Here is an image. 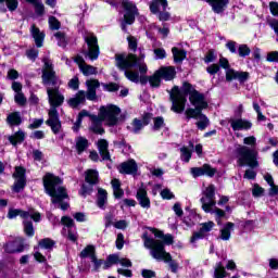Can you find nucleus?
Instances as JSON below:
<instances>
[{"label": "nucleus", "mask_w": 278, "mask_h": 278, "mask_svg": "<svg viewBox=\"0 0 278 278\" xmlns=\"http://www.w3.org/2000/svg\"><path fill=\"white\" fill-rule=\"evenodd\" d=\"M190 173L194 179H197V177H203V165L201 167H191Z\"/></svg>", "instance_id": "e2e57ef3"}, {"label": "nucleus", "mask_w": 278, "mask_h": 278, "mask_svg": "<svg viewBox=\"0 0 278 278\" xmlns=\"http://www.w3.org/2000/svg\"><path fill=\"white\" fill-rule=\"evenodd\" d=\"M87 86V100L88 101H97V88L101 87V83L99 79H88L86 80Z\"/></svg>", "instance_id": "aec40b11"}, {"label": "nucleus", "mask_w": 278, "mask_h": 278, "mask_svg": "<svg viewBox=\"0 0 278 278\" xmlns=\"http://www.w3.org/2000/svg\"><path fill=\"white\" fill-rule=\"evenodd\" d=\"M43 123L45 118H35L33 123L28 125V129H40Z\"/></svg>", "instance_id": "bf43d9fd"}, {"label": "nucleus", "mask_w": 278, "mask_h": 278, "mask_svg": "<svg viewBox=\"0 0 278 278\" xmlns=\"http://www.w3.org/2000/svg\"><path fill=\"white\" fill-rule=\"evenodd\" d=\"M47 93L50 110L48 111V119L46 121V125L50 127L54 136H58L62 129V121L60 119V112H58V108L64 103V97L61 94L60 88L58 87L48 88Z\"/></svg>", "instance_id": "7ed1b4c3"}, {"label": "nucleus", "mask_w": 278, "mask_h": 278, "mask_svg": "<svg viewBox=\"0 0 278 278\" xmlns=\"http://www.w3.org/2000/svg\"><path fill=\"white\" fill-rule=\"evenodd\" d=\"M27 169L23 166H16L13 173L14 179H27Z\"/></svg>", "instance_id": "79ce46f5"}, {"label": "nucleus", "mask_w": 278, "mask_h": 278, "mask_svg": "<svg viewBox=\"0 0 278 278\" xmlns=\"http://www.w3.org/2000/svg\"><path fill=\"white\" fill-rule=\"evenodd\" d=\"M236 47H238V49ZM226 49H228V51L231 53H238V55L243 59L251 55V48L247 43H241L238 46V42L229 40L226 43Z\"/></svg>", "instance_id": "ddd939ff"}, {"label": "nucleus", "mask_w": 278, "mask_h": 278, "mask_svg": "<svg viewBox=\"0 0 278 278\" xmlns=\"http://www.w3.org/2000/svg\"><path fill=\"white\" fill-rule=\"evenodd\" d=\"M165 126H166V123H164V118L162 116L153 117V126H152L153 131H160V129H162V127H165Z\"/></svg>", "instance_id": "37998d69"}, {"label": "nucleus", "mask_w": 278, "mask_h": 278, "mask_svg": "<svg viewBox=\"0 0 278 278\" xmlns=\"http://www.w3.org/2000/svg\"><path fill=\"white\" fill-rule=\"evenodd\" d=\"M168 8V0H152L150 2V12L157 14V18L161 22L170 21V13L166 11Z\"/></svg>", "instance_id": "1a4fd4ad"}, {"label": "nucleus", "mask_w": 278, "mask_h": 278, "mask_svg": "<svg viewBox=\"0 0 278 278\" xmlns=\"http://www.w3.org/2000/svg\"><path fill=\"white\" fill-rule=\"evenodd\" d=\"M33 5L35 8V13L37 14V16H43L45 15V4H42V2H36Z\"/></svg>", "instance_id": "052dcab7"}, {"label": "nucleus", "mask_w": 278, "mask_h": 278, "mask_svg": "<svg viewBox=\"0 0 278 278\" xmlns=\"http://www.w3.org/2000/svg\"><path fill=\"white\" fill-rule=\"evenodd\" d=\"M160 242L162 243L163 249H166V245L170 247V244H174L175 238L173 237V235L167 233V235H164L163 239L160 240Z\"/></svg>", "instance_id": "8fccbe9b"}, {"label": "nucleus", "mask_w": 278, "mask_h": 278, "mask_svg": "<svg viewBox=\"0 0 278 278\" xmlns=\"http://www.w3.org/2000/svg\"><path fill=\"white\" fill-rule=\"evenodd\" d=\"M43 86H58V75L53 70V63L46 61L42 68L41 75Z\"/></svg>", "instance_id": "9b49d317"}, {"label": "nucleus", "mask_w": 278, "mask_h": 278, "mask_svg": "<svg viewBox=\"0 0 278 278\" xmlns=\"http://www.w3.org/2000/svg\"><path fill=\"white\" fill-rule=\"evenodd\" d=\"M90 121L92 122V127L90 128V131L93 134H97L99 136H103L105 134V128H103L102 119L97 115H89Z\"/></svg>", "instance_id": "5701e85b"}, {"label": "nucleus", "mask_w": 278, "mask_h": 278, "mask_svg": "<svg viewBox=\"0 0 278 278\" xmlns=\"http://www.w3.org/2000/svg\"><path fill=\"white\" fill-rule=\"evenodd\" d=\"M225 277H227V270L225 269L223 262L216 263V267L214 270V278H225Z\"/></svg>", "instance_id": "f704fd0d"}, {"label": "nucleus", "mask_w": 278, "mask_h": 278, "mask_svg": "<svg viewBox=\"0 0 278 278\" xmlns=\"http://www.w3.org/2000/svg\"><path fill=\"white\" fill-rule=\"evenodd\" d=\"M104 90H106V92H118L121 86L116 83H109L104 85Z\"/></svg>", "instance_id": "5fc2aeb1"}, {"label": "nucleus", "mask_w": 278, "mask_h": 278, "mask_svg": "<svg viewBox=\"0 0 278 278\" xmlns=\"http://www.w3.org/2000/svg\"><path fill=\"white\" fill-rule=\"evenodd\" d=\"M8 140L12 147L23 144V142H25V131L17 130L13 136H9Z\"/></svg>", "instance_id": "cd10ccee"}, {"label": "nucleus", "mask_w": 278, "mask_h": 278, "mask_svg": "<svg viewBox=\"0 0 278 278\" xmlns=\"http://www.w3.org/2000/svg\"><path fill=\"white\" fill-rule=\"evenodd\" d=\"M148 83L150 85V88H153V89L160 88L162 86V77L160 76L157 71H155L151 76H147V75L140 76L141 86H147Z\"/></svg>", "instance_id": "dca6fc26"}, {"label": "nucleus", "mask_w": 278, "mask_h": 278, "mask_svg": "<svg viewBox=\"0 0 278 278\" xmlns=\"http://www.w3.org/2000/svg\"><path fill=\"white\" fill-rule=\"evenodd\" d=\"M140 65V59L135 53H116L115 66L118 71H125V77L132 84H140V74L138 72H129L130 68H136Z\"/></svg>", "instance_id": "20e7f679"}, {"label": "nucleus", "mask_w": 278, "mask_h": 278, "mask_svg": "<svg viewBox=\"0 0 278 278\" xmlns=\"http://www.w3.org/2000/svg\"><path fill=\"white\" fill-rule=\"evenodd\" d=\"M188 96L191 105H208L205 101V94L192 87L188 81L182 83V87L175 85L169 91V101L172 102L170 111L175 114H184L186 111V103H188Z\"/></svg>", "instance_id": "f257e3e1"}, {"label": "nucleus", "mask_w": 278, "mask_h": 278, "mask_svg": "<svg viewBox=\"0 0 278 278\" xmlns=\"http://www.w3.org/2000/svg\"><path fill=\"white\" fill-rule=\"evenodd\" d=\"M39 247L41 249H46L47 251H51V249L55 247V241L51 238H43L39 241Z\"/></svg>", "instance_id": "4c0bfd02"}, {"label": "nucleus", "mask_w": 278, "mask_h": 278, "mask_svg": "<svg viewBox=\"0 0 278 278\" xmlns=\"http://www.w3.org/2000/svg\"><path fill=\"white\" fill-rule=\"evenodd\" d=\"M119 115L121 109L116 104H109L106 106H100L98 117L106 121L109 127H115V125H118Z\"/></svg>", "instance_id": "6e6552de"}, {"label": "nucleus", "mask_w": 278, "mask_h": 278, "mask_svg": "<svg viewBox=\"0 0 278 278\" xmlns=\"http://www.w3.org/2000/svg\"><path fill=\"white\" fill-rule=\"evenodd\" d=\"M142 240L146 249H150V253L154 260L165 262V264L173 262V256L166 252V248H164L160 240L150 238L148 232L142 235Z\"/></svg>", "instance_id": "39448f33"}, {"label": "nucleus", "mask_w": 278, "mask_h": 278, "mask_svg": "<svg viewBox=\"0 0 278 278\" xmlns=\"http://www.w3.org/2000/svg\"><path fill=\"white\" fill-rule=\"evenodd\" d=\"M136 199L143 210H151V199L149 198V193L147 192V189L143 187H140L137 190Z\"/></svg>", "instance_id": "6ab92c4d"}, {"label": "nucleus", "mask_w": 278, "mask_h": 278, "mask_svg": "<svg viewBox=\"0 0 278 278\" xmlns=\"http://www.w3.org/2000/svg\"><path fill=\"white\" fill-rule=\"evenodd\" d=\"M4 251L9 254L23 253L25 251V243L23 239H14L4 244Z\"/></svg>", "instance_id": "a211bd4d"}, {"label": "nucleus", "mask_w": 278, "mask_h": 278, "mask_svg": "<svg viewBox=\"0 0 278 278\" xmlns=\"http://www.w3.org/2000/svg\"><path fill=\"white\" fill-rule=\"evenodd\" d=\"M220 71V65L213 63L206 67L208 75H216Z\"/></svg>", "instance_id": "680f3d73"}, {"label": "nucleus", "mask_w": 278, "mask_h": 278, "mask_svg": "<svg viewBox=\"0 0 278 278\" xmlns=\"http://www.w3.org/2000/svg\"><path fill=\"white\" fill-rule=\"evenodd\" d=\"M207 108H210V104H201V105H197L194 106V112H195V119L197 118H203V116H207L205 114H203V110H207Z\"/></svg>", "instance_id": "09e8293b"}, {"label": "nucleus", "mask_w": 278, "mask_h": 278, "mask_svg": "<svg viewBox=\"0 0 278 278\" xmlns=\"http://www.w3.org/2000/svg\"><path fill=\"white\" fill-rule=\"evenodd\" d=\"M195 125L200 131H204V129H207V126L210 125V118H207V116H203L195 123Z\"/></svg>", "instance_id": "3c124183"}, {"label": "nucleus", "mask_w": 278, "mask_h": 278, "mask_svg": "<svg viewBox=\"0 0 278 278\" xmlns=\"http://www.w3.org/2000/svg\"><path fill=\"white\" fill-rule=\"evenodd\" d=\"M208 5H211L213 12L215 14H223L225 10H227V5H229V0H204Z\"/></svg>", "instance_id": "4be33fe9"}, {"label": "nucleus", "mask_w": 278, "mask_h": 278, "mask_svg": "<svg viewBox=\"0 0 278 278\" xmlns=\"http://www.w3.org/2000/svg\"><path fill=\"white\" fill-rule=\"evenodd\" d=\"M31 36L35 40V45L38 49H40L45 42V33H40V28L36 27V25L31 26Z\"/></svg>", "instance_id": "b1692460"}, {"label": "nucleus", "mask_w": 278, "mask_h": 278, "mask_svg": "<svg viewBox=\"0 0 278 278\" xmlns=\"http://www.w3.org/2000/svg\"><path fill=\"white\" fill-rule=\"evenodd\" d=\"M114 264H118L117 254H111L108 256L106 261L104 262L103 270H108V268H111L112 266H114Z\"/></svg>", "instance_id": "ea45409f"}, {"label": "nucleus", "mask_w": 278, "mask_h": 278, "mask_svg": "<svg viewBox=\"0 0 278 278\" xmlns=\"http://www.w3.org/2000/svg\"><path fill=\"white\" fill-rule=\"evenodd\" d=\"M96 251L97 248H94V245L92 244H89L81 250V252L79 253V257L80 260H86L87 257L91 256L92 253H94Z\"/></svg>", "instance_id": "58836bf2"}, {"label": "nucleus", "mask_w": 278, "mask_h": 278, "mask_svg": "<svg viewBox=\"0 0 278 278\" xmlns=\"http://www.w3.org/2000/svg\"><path fill=\"white\" fill-rule=\"evenodd\" d=\"M235 153L237 155L238 166H249L250 168H257L260 166V162H257V151L255 149H251L247 146H239Z\"/></svg>", "instance_id": "423d86ee"}, {"label": "nucleus", "mask_w": 278, "mask_h": 278, "mask_svg": "<svg viewBox=\"0 0 278 278\" xmlns=\"http://www.w3.org/2000/svg\"><path fill=\"white\" fill-rule=\"evenodd\" d=\"M85 181L89 186H97L99 184V172L97 169H87L85 173Z\"/></svg>", "instance_id": "a878e982"}, {"label": "nucleus", "mask_w": 278, "mask_h": 278, "mask_svg": "<svg viewBox=\"0 0 278 278\" xmlns=\"http://www.w3.org/2000/svg\"><path fill=\"white\" fill-rule=\"evenodd\" d=\"M5 5L9 12H16V10L18 9V0H7Z\"/></svg>", "instance_id": "4d7b16f0"}, {"label": "nucleus", "mask_w": 278, "mask_h": 278, "mask_svg": "<svg viewBox=\"0 0 278 278\" xmlns=\"http://www.w3.org/2000/svg\"><path fill=\"white\" fill-rule=\"evenodd\" d=\"M42 181L46 194L51 197V203L53 205H60V210L66 212V210L71 207L68 202H64V199H68V192H66V188L64 187H58V189H55L56 186H62V178L51 173H47L43 176Z\"/></svg>", "instance_id": "f03ea898"}, {"label": "nucleus", "mask_w": 278, "mask_h": 278, "mask_svg": "<svg viewBox=\"0 0 278 278\" xmlns=\"http://www.w3.org/2000/svg\"><path fill=\"white\" fill-rule=\"evenodd\" d=\"M86 116H88L90 118V113L86 110H83L78 113L75 126L73 127L74 131L79 130V127H81V122L84 121V118H86Z\"/></svg>", "instance_id": "72a5a7b5"}, {"label": "nucleus", "mask_w": 278, "mask_h": 278, "mask_svg": "<svg viewBox=\"0 0 278 278\" xmlns=\"http://www.w3.org/2000/svg\"><path fill=\"white\" fill-rule=\"evenodd\" d=\"M14 101L20 105L21 108H24V105H27V98L25 97L24 92L16 93L14 96Z\"/></svg>", "instance_id": "de8ad7c7"}, {"label": "nucleus", "mask_w": 278, "mask_h": 278, "mask_svg": "<svg viewBox=\"0 0 278 278\" xmlns=\"http://www.w3.org/2000/svg\"><path fill=\"white\" fill-rule=\"evenodd\" d=\"M106 203H108V190L103 188H98L97 206L100 210H105Z\"/></svg>", "instance_id": "bb28decb"}, {"label": "nucleus", "mask_w": 278, "mask_h": 278, "mask_svg": "<svg viewBox=\"0 0 278 278\" xmlns=\"http://www.w3.org/2000/svg\"><path fill=\"white\" fill-rule=\"evenodd\" d=\"M180 159L182 162H190L192 160V150H190L188 147L184 146L180 148Z\"/></svg>", "instance_id": "e433bc0d"}, {"label": "nucleus", "mask_w": 278, "mask_h": 278, "mask_svg": "<svg viewBox=\"0 0 278 278\" xmlns=\"http://www.w3.org/2000/svg\"><path fill=\"white\" fill-rule=\"evenodd\" d=\"M24 233L27 238H34L36 236V230L34 229V223L31 220H24Z\"/></svg>", "instance_id": "2f4dec72"}, {"label": "nucleus", "mask_w": 278, "mask_h": 278, "mask_svg": "<svg viewBox=\"0 0 278 278\" xmlns=\"http://www.w3.org/2000/svg\"><path fill=\"white\" fill-rule=\"evenodd\" d=\"M204 175H206V177H214V175H216V173H218V169L212 167V165L205 163L202 165Z\"/></svg>", "instance_id": "a18cd8bd"}, {"label": "nucleus", "mask_w": 278, "mask_h": 278, "mask_svg": "<svg viewBox=\"0 0 278 278\" xmlns=\"http://www.w3.org/2000/svg\"><path fill=\"white\" fill-rule=\"evenodd\" d=\"M236 227V224L228 222L224 225V228L220 229V239L229 240L231 238V230Z\"/></svg>", "instance_id": "c756f323"}, {"label": "nucleus", "mask_w": 278, "mask_h": 278, "mask_svg": "<svg viewBox=\"0 0 278 278\" xmlns=\"http://www.w3.org/2000/svg\"><path fill=\"white\" fill-rule=\"evenodd\" d=\"M61 223L62 225H64V227H67V229H72V227H75V220H73L71 216H63L61 218Z\"/></svg>", "instance_id": "13d9d810"}, {"label": "nucleus", "mask_w": 278, "mask_h": 278, "mask_svg": "<svg viewBox=\"0 0 278 278\" xmlns=\"http://www.w3.org/2000/svg\"><path fill=\"white\" fill-rule=\"evenodd\" d=\"M204 195L206 199H216V186L208 185L204 191Z\"/></svg>", "instance_id": "49530a36"}, {"label": "nucleus", "mask_w": 278, "mask_h": 278, "mask_svg": "<svg viewBox=\"0 0 278 278\" xmlns=\"http://www.w3.org/2000/svg\"><path fill=\"white\" fill-rule=\"evenodd\" d=\"M156 73H159L163 81H173V79L177 77V70L173 65H169V66L163 65L159 67V70H156Z\"/></svg>", "instance_id": "f3484780"}, {"label": "nucleus", "mask_w": 278, "mask_h": 278, "mask_svg": "<svg viewBox=\"0 0 278 278\" xmlns=\"http://www.w3.org/2000/svg\"><path fill=\"white\" fill-rule=\"evenodd\" d=\"M85 42L88 47V51H84V55L89 58L91 62L94 60H99V55H101V48L99 47V38L94 34H90L85 37Z\"/></svg>", "instance_id": "9d476101"}, {"label": "nucleus", "mask_w": 278, "mask_h": 278, "mask_svg": "<svg viewBox=\"0 0 278 278\" xmlns=\"http://www.w3.org/2000/svg\"><path fill=\"white\" fill-rule=\"evenodd\" d=\"M216 61V54L214 53V50H208V52L204 56L205 64H211V62Z\"/></svg>", "instance_id": "69168bd1"}, {"label": "nucleus", "mask_w": 278, "mask_h": 278, "mask_svg": "<svg viewBox=\"0 0 278 278\" xmlns=\"http://www.w3.org/2000/svg\"><path fill=\"white\" fill-rule=\"evenodd\" d=\"M27 186V178H16L12 186L13 192L18 194L20 192H23Z\"/></svg>", "instance_id": "7c9ffc66"}, {"label": "nucleus", "mask_w": 278, "mask_h": 278, "mask_svg": "<svg viewBox=\"0 0 278 278\" xmlns=\"http://www.w3.org/2000/svg\"><path fill=\"white\" fill-rule=\"evenodd\" d=\"M49 26H50V29H52V31H58V29H60V27H62V23L60 22V20H58V17L50 16L49 17Z\"/></svg>", "instance_id": "c03bdc74"}, {"label": "nucleus", "mask_w": 278, "mask_h": 278, "mask_svg": "<svg viewBox=\"0 0 278 278\" xmlns=\"http://www.w3.org/2000/svg\"><path fill=\"white\" fill-rule=\"evenodd\" d=\"M118 173L121 175H137L138 174V163L136 160L129 159L123 163H121L117 167Z\"/></svg>", "instance_id": "2eb2a0df"}, {"label": "nucleus", "mask_w": 278, "mask_h": 278, "mask_svg": "<svg viewBox=\"0 0 278 278\" xmlns=\"http://www.w3.org/2000/svg\"><path fill=\"white\" fill-rule=\"evenodd\" d=\"M154 55L156 60H165L166 50L164 48H156L154 49Z\"/></svg>", "instance_id": "0e129e2a"}, {"label": "nucleus", "mask_w": 278, "mask_h": 278, "mask_svg": "<svg viewBox=\"0 0 278 278\" xmlns=\"http://www.w3.org/2000/svg\"><path fill=\"white\" fill-rule=\"evenodd\" d=\"M132 126V134H140L142 129L146 127L144 124L142 123V119H138V117L134 118L131 122Z\"/></svg>", "instance_id": "a19ab883"}, {"label": "nucleus", "mask_w": 278, "mask_h": 278, "mask_svg": "<svg viewBox=\"0 0 278 278\" xmlns=\"http://www.w3.org/2000/svg\"><path fill=\"white\" fill-rule=\"evenodd\" d=\"M86 149H88V139H86V137H78L76 141V151L78 155H81Z\"/></svg>", "instance_id": "473e14b6"}, {"label": "nucleus", "mask_w": 278, "mask_h": 278, "mask_svg": "<svg viewBox=\"0 0 278 278\" xmlns=\"http://www.w3.org/2000/svg\"><path fill=\"white\" fill-rule=\"evenodd\" d=\"M80 73H83V75L85 77H90V75H97V73H99L97 71V67L92 66V65H88V64H84L81 67H80Z\"/></svg>", "instance_id": "c9c22d12"}, {"label": "nucleus", "mask_w": 278, "mask_h": 278, "mask_svg": "<svg viewBox=\"0 0 278 278\" xmlns=\"http://www.w3.org/2000/svg\"><path fill=\"white\" fill-rule=\"evenodd\" d=\"M230 127L233 131H249L253 127V123L249 119H242V117L229 121Z\"/></svg>", "instance_id": "412c9836"}, {"label": "nucleus", "mask_w": 278, "mask_h": 278, "mask_svg": "<svg viewBox=\"0 0 278 278\" xmlns=\"http://www.w3.org/2000/svg\"><path fill=\"white\" fill-rule=\"evenodd\" d=\"M128 49H130V51H134V53H136V51H138V39H136V37H128Z\"/></svg>", "instance_id": "6e6d98bb"}, {"label": "nucleus", "mask_w": 278, "mask_h": 278, "mask_svg": "<svg viewBox=\"0 0 278 278\" xmlns=\"http://www.w3.org/2000/svg\"><path fill=\"white\" fill-rule=\"evenodd\" d=\"M233 79H238L239 84H247V81L251 79V74L249 72H239L230 67L226 71V81H233Z\"/></svg>", "instance_id": "4468645a"}, {"label": "nucleus", "mask_w": 278, "mask_h": 278, "mask_svg": "<svg viewBox=\"0 0 278 278\" xmlns=\"http://www.w3.org/2000/svg\"><path fill=\"white\" fill-rule=\"evenodd\" d=\"M269 10L273 16H278V2L276 1L269 2Z\"/></svg>", "instance_id": "774afa93"}, {"label": "nucleus", "mask_w": 278, "mask_h": 278, "mask_svg": "<svg viewBox=\"0 0 278 278\" xmlns=\"http://www.w3.org/2000/svg\"><path fill=\"white\" fill-rule=\"evenodd\" d=\"M7 123L10 127H18L23 123V117L20 112H12L8 115Z\"/></svg>", "instance_id": "c85d7f7f"}, {"label": "nucleus", "mask_w": 278, "mask_h": 278, "mask_svg": "<svg viewBox=\"0 0 278 278\" xmlns=\"http://www.w3.org/2000/svg\"><path fill=\"white\" fill-rule=\"evenodd\" d=\"M94 192L92 186L88 187V185H81L80 187V194L86 199V197H90Z\"/></svg>", "instance_id": "603ef678"}, {"label": "nucleus", "mask_w": 278, "mask_h": 278, "mask_svg": "<svg viewBox=\"0 0 278 278\" xmlns=\"http://www.w3.org/2000/svg\"><path fill=\"white\" fill-rule=\"evenodd\" d=\"M141 277L143 278H155L157 277V274L153 271L152 269H142L141 270Z\"/></svg>", "instance_id": "338daca9"}, {"label": "nucleus", "mask_w": 278, "mask_h": 278, "mask_svg": "<svg viewBox=\"0 0 278 278\" xmlns=\"http://www.w3.org/2000/svg\"><path fill=\"white\" fill-rule=\"evenodd\" d=\"M161 197L164 201H170L172 199H175V193H173L170 189L165 188L161 191Z\"/></svg>", "instance_id": "864d4df0"}, {"label": "nucleus", "mask_w": 278, "mask_h": 278, "mask_svg": "<svg viewBox=\"0 0 278 278\" xmlns=\"http://www.w3.org/2000/svg\"><path fill=\"white\" fill-rule=\"evenodd\" d=\"M122 8L124 10V20L121 23L122 31H127V25H134L136 23V16L140 14L138 7L130 0H123Z\"/></svg>", "instance_id": "0eeeda50"}, {"label": "nucleus", "mask_w": 278, "mask_h": 278, "mask_svg": "<svg viewBox=\"0 0 278 278\" xmlns=\"http://www.w3.org/2000/svg\"><path fill=\"white\" fill-rule=\"evenodd\" d=\"M172 53L175 64H181L186 58H188V51L186 49H179L177 47L172 48Z\"/></svg>", "instance_id": "393cba45"}, {"label": "nucleus", "mask_w": 278, "mask_h": 278, "mask_svg": "<svg viewBox=\"0 0 278 278\" xmlns=\"http://www.w3.org/2000/svg\"><path fill=\"white\" fill-rule=\"evenodd\" d=\"M201 227L199 231H193L192 236L190 237V243L195 244L199 240H205L207 233L216 227V224L212 220L205 222L200 224Z\"/></svg>", "instance_id": "f8f14e48"}]
</instances>
